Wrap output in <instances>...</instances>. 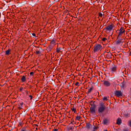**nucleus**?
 <instances>
[{
	"instance_id": "1",
	"label": "nucleus",
	"mask_w": 131,
	"mask_h": 131,
	"mask_svg": "<svg viewBox=\"0 0 131 131\" xmlns=\"http://www.w3.org/2000/svg\"><path fill=\"white\" fill-rule=\"evenodd\" d=\"M106 110V106L105 103L101 102L99 103V106L98 107L97 112L98 114H102Z\"/></svg>"
},
{
	"instance_id": "2",
	"label": "nucleus",
	"mask_w": 131,
	"mask_h": 131,
	"mask_svg": "<svg viewBox=\"0 0 131 131\" xmlns=\"http://www.w3.org/2000/svg\"><path fill=\"white\" fill-rule=\"evenodd\" d=\"M102 51V45L100 44L95 45L93 47V52L97 53V52H100Z\"/></svg>"
},
{
	"instance_id": "3",
	"label": "nucleus",
	"mask_w": 131,
	"mask_h": 131,
	"mask_svg": "<svg viewBox=\"0 0 131 131\" xmlns=\"http://www.w3.org/2000/svg\"><path fill=\"white\" fill-rule=\"evenodd\" d=\"M125 34V29L123 27H121L120 29L119 30V33L118 34V38H120V36H122V35Z\"/></svg>"
},
{
	"instance_id": "4",
	"label": "nucleus",
	"mask_w": 131,
	"mask_h": 131,
	"mask_svg": "<svg viewBox=\"0 0 131 131\" xmlns=\"http://www.w3.org/2000/svg\"><path fill=\"white\" fill-rule=\"evenodd\" d=\"M113 29V25L111 24L108 25L107 27H105L103 30V31L104 32L107 33V32L109 31L110 32Z\"/></svg>"
},
{
	"instance_id": "5",
	"label": "nucleus",
	"mask_w": 131,
	"mask_h": 131,
	"mask_svg": "<svg viewBox=\"0 0 131 131\" xmlns=\"http://www.w3.org/2000/svg\"><path fill=\"white\" fill-rule=\"evenodd\" d=\"M104 55L107 59H111L112 58V54L110 51L107 50L106 51H104Z\"/></svg>"
},
{
	"instance_id": "6",
	"label": "nucleus",
	"mask_w": 131,
	"mask_h": 131,
	"mask_svg": "<svg viewBox=\"0 0 131 131\" xmlns=\"http://www.w3.org/2000/svg\"><path fill=\"white\" fill-rule=\"evenodd\" d=\"M110 70L112 73L115 72V71L117 70V66L114 64L112 65L111 68L110 69Z\"/></svg>"
},
{
	"instance_id": "7",
	"label": "nucleus",
	"mask_w": 131,
	"mask_h": 131,
	"mask_svg": "<svg viewBox=\"0 0 131 131\" xmlns=\"http://www.w3.org/2000/svg\"><path fill=\"white\" fill-rule=\"evenodd\" d=\"M114 94L115 96H117V97H122V92H121V91H115L114 92Z\"/></svg>"
},
{
	"instance_id": "8",
	"label": "nucleus",
	"mask_w": 131,
	"mask_h": 131,
	"mask_svg": "<svg viewBox=\"0 0 131 131\" xmlns=\"http://www.w3.org/2000/svg\"><path fill=\"white\" fill-rule=\"evenodd\" d=\"M111 83L109 82V81H103V85L104 86H110Z\"/></svg>"
},
{
	"instance_id": "9",
	"label": "nucleus",
	"mask_w": 131,
	"mask_h": 131,
	"mask_svg": "<svg viewBox=\"0 0 131 131\" xmlns=\"http://www.w3.org/2000/svg\"><path fill=\"white\" fill-rule=\"evenodd\" d=\"M90 112L91 114H95V113H96V108L95 107H91Z\"/></svg>"
},
{
	"instance_id": "10",
	"label": "nucleus",
	"mask_w": 131,
	"mask_h": 131,
	"mask_svg": "<svg viewBox=\"0 0 131 131\" xmlns=\"http://www.w3.org/2000/svg\"><path fill=\"white\" fill-rule=\"evenodd\" d=\"M121 122H122V120H121V118H118L117 119L116 123H117V124H118V125H120V124H121Z\"/></svg>"
},
{
	"instance_id": "11",
	"label": "nucleus",
	"mask_w": 131,
	"mask_h": 131,
	"mask_svg": "<svg viewBox=\"0 0 131 131\" xmlns=\"http://www.w3.org/2000/svg\"><path fill=\"white\" fill-rule=\"evenodd\" d=\"M118 38H120L117 37V39L116 40V45H120V43H121V40H122V39H118Z\"/></svg>"
},
{
	"instance_id": "12",
	"label": "nucleus",
	"mask_w": 131,
	"mask_h": 131,
	"mask_svg": "<svg viewBox=\"0 0 131 131\" xmlns=\"http://www.w3.org/2000/svg\"><path fill=\"white\" fill-rule=\"evenodd\" d=\"M5 55L7 56H9V55H11V49H8V50L5 51Z\"/></svg>"
},
{
	"instance_id": "13",
	"label": "nucleus",
	"mask_w": 131,
	"mask_h": 131,
	"mask_svg": "<svg viewBox=\"0 0 131 131\" xmlns=\"http://www.w3.org/2000/svg\"><path fill=\"white\" fill-rule=\"evenodd\" d=\"M94 90V86H92L90 89H88V94H90L92 91Z\"/></svg>"
},
{
	"instance_id": "14",
	"label": "nucleus",
	"mask_w": 131,
	"mask_h": 131,
	"mask_svg": "<svg viewBox=\"0 0 131 131\" xmlns=\"http://www.w3.org/2000/svg\"><path fill=\"white\" fill-rule=\"evenodd\" d=\"M20 80H21L22 82H25V81H26V77H25V76H23Z\"/></svg>"
},
{
	"instance_id": "15",
	"label": "nucleus",
	"mask_w": 131,
	"mask_h": 131,
	"mask_svg": "<svg viewBox=\"0 0 131 131\" xmlns=\"http://www.w3.org/2000/svg\"><path fill=\"white\" fill-rule=\"evenodd\" d=\"M129 116H130V115H129V113H127V114H125L124 115V117H125V118H128V117H129Z\"/></svg>"
},
{
	"instance_id": "16",
	"label": "nucleus",
	"mask_w": 131,
	"mask_h": 131,
	"mask_svg": "<svg viewBox=\"0 0 131 131\" xmlns=\"http://www.w3.org/2000/svg\"><path fill=\"white\" fill-rule=\"evenodd\" d=\"M56 43V39H53L50 42V45H55Z\"/></svg>"
},
{
	"instance_id": "17",
	"label": "nucleus",
	"mask_w": 131,
	"mask_h": 131,
	"mask_svg": "<svg viewBox=\"0 0 131 131\" xmlns=\"http://www.w3.org/2000/svg\"><path fill=\"white\" fill-rule=\"evenodd\" d=\"M102 100H103V102H106V101H108V98L107 97V96H104L102 98Z\"/></svg>"
},
{
	"instance_id": "18",
	"label": "nucleus",
	"mask_w": 131,
	"mask_h": 131,
	"mask_svg": "<svg viewBox=\"0 0 131 131\" xmlns=\"http://www.w3.org/2000/svg\"><path fill=\"white\" fill-rule=\"evenodd\" d=\"M80 118H81V117L79 115H77L75 118V120H80Z\"/></svg>"
},
{
	"instance_id": "19",
	"label": "nucleus",
	"mask_w": 131,
	"mask_h": 131,
	"mask_svg": "<svg viewBox=\"0 0 131 131\" xmlns=\"http://www.w3.org/2000/svg\"><path fill=\"white\" fill-rule=\"evenodd\" d=\"M68 129L69 130H72V129H73V126H68Z\"/></svg>"
},
{
	"instance_id": "20",
	"label": "nucleus",
	"mask_w": 131,
	"mask_h": 131,
	"mask_svg": "<svg viewBox=\"0 0 131 131\" xmlns=\"http://www.w3.org/2000/svg\"><path fill=\"white\" fill-rule=\"evenodd\" d=\"M47 51H49V52H51V51L52 50V47H51V46L47 47Z\"/></svg>"
},
{
	"instance_id": "21",
	"label": "nucleus",
	"mask_w": 131,
	"mask_h": 131,
	"mask_svg": "<svg viewBox=\"0 0 131 131\" xmlns=\"http://www.w3.org/2000/svg\"><path fill=\"white\" fill-rule=\"evenodd\" d=\"M107 123H108V120L106 119L103 120V124H107Z\"/></svg>"
},
{
	"instance_id": "22",
	"label": "nucleus",
	"mask_w": 131,
	"mask_h": 131,
	"mask_svg": "<svg viewBox=\"0 0 131 131\" xmlns=\"http://www.w3.org/2000/svg\"><path fill=\"white\" fill-rule=\"evenodd\" d=\"M35 53L36 54V55H39V54H40V51H39V50H36Z\"/></svg>"
},
{
	"instance_id": "23",
	"label": "nucleus",
	"mask_w": 131,
	"mask_h": 131,
	"mask_svg": "<svg viewBox=\"0 0 131 131\" xmlns=\"http://www.w3.org/2000/svg\"><path fill=\"white\" fill-rule=\"evenodd\" d=\"M72 111H73V112H74V113H75V112H76V108H75L74 107H73V108H71Z\"/></svg>"
},
{
	"instance_id": "24",
	"label": "nucleus",
	"mask_w": 131,
	"mask_h": 131,
	"mask_svg": "<svg viewBox=\"0 0 131 131\" xmlns=\"http://www.w3.org/2000/svg\"><path fill=\"white\" fill-rule=\"evenodd\" d=\"M86 128H90L91 127V123H88L86 124Z\"/></svg>"
},
{
	"instance_id": "25",
	"label": "nucleus",
	"mask_w": 131,
	"mask_h": 131,
	"mask_svg": "<svg viewBox=\"0 0 131 131\" xmlns=\"http://www.w3.org/2000/svg\"><path fill=\"white\" fill-rule=\"evenodd\" d=\"M99 17L100 18H103V14L102 13H99Z\"/></svg>"
},
{
	"instance_id": "26",
	"label": "nucleus",
	"mask_w": 131,
	"mask_h": 131,
	"mask_svg": "<svg viewBox=\"0 0 131 131\" xmlns=\"http://www.w3.org/2000/svg\"><path fill=\"white\" fill-rule=\"evenodd\" d=\"M123 131H130L128 127H125Z\"/></svg>"
},
{
	"instance_id": "27",
	"label": "nucleus",
	"mask_w": 131,
	"mask_h": 131,
	"mask_svg": "<svg viewBox=\"0 0 131 131\" xmlns=\"http://www.w3.org/2000/svg\"><path fill=\"white\" fill-rule=\"evenodd\" d=\"M24 88L23 87H20L19 88V92H20V93H22V92L23 91Z\"/></svg>"
},
{
	"instance_id": "28",
	"label": "nucleus",
	"mask_w": 131,
	"mask_h": 131,
	"mask_svg": "<svg viewBox=\"0 0 131 131\" xmlns=\"http://www.w3.org/2000/svg\"><path fill=\"white\" fill-rule=\"evenodd\" d=\"M75 85H76L77 86H79V82H77L75 83Z\"/></svg>"
},
{
	"instance_id": "29",
	"label": "nucleus",
	"mask_w": 131,
	"mask_h": 131,
	"mask_svg": "<svg viewBox=\"0 0 131 131\" xmlns=\"http://www.w3.org/2000/svg\"><path fill=\"white\" fill-rule=\"evenodd\" d=\"M33 74H34V72H31L30 73V76H33Z\"/></svg>"
},
{
	"instance_id": "30",
	"label": "nucleus",
	"mask_w": 131,
	"mask_h": 131,
	"mask_svg": "<svg viewBox=\"0 0 131 131\" xmlns=\"http://www.w3.org/2000/svg\"><path fill=\"white\" fill-rule=\"evenodd\" d=\"M20 131H27V130L26 129V128L23 127Z\"/></svg>"
},
{
	"instance_id": "31",
	"label": "nucleus",
	"mask_w": 131,
	"mask_h": 131,
	"mask_svg": "<svg viewBox=\"0 0 131 131\" xmlns=\"http://www.w3.org/2000/svg\"><path fill=\"white\" fill-rule=\"evenodd\" d=\"M60 50H61V48H58V49H57L56 50V52H57V53H60Z\"/></svg>"
},
{
	"instance_id": "32",
	"label": "nucleus",
	"mask_w": 131,
	"mask_h": 131,
	"mask_svg": "<svg viewBox=\"0 0 131 131\" xmlns=\"http://www.w3.org/2000/svg\"><path fill=\"white\" fill-rule=\"evenodd\" d=\"M102 40L103 41H106V40H107V38H103L102 39Z\"/></svg>"
},
{
	"instance_id": "33",
	"label": "nucleus",
	"mask_w": 131,
	"mask_h": 131,
	"mask_svg": "<svg viewBox=\"0 0 131 131\" xmlns=\"http://www.w3.org/2000/svg\"><path fill=\"white\" fill-rule=\"evenodd\" d=\"M73 122H74V120H73V119H71V122L70 123V124H73Z\"/></svg>"
},
{
	"instance_id": "34",
	"label": "nucleus",
	"mask_w": 131,
	"mask_h": 131,
	"mask_svg": "<svg viewBox=\"0 0 131 131\" xmlns=\"http://www.w3.org/2000/svg\"><path fill=\"white\" fill-rule=\"evenodd\" d=\"M29 97L30 98V100H32V95H29Z\"/></svg>"
},
{
	"instance_id": "35",
	"label": "nucleus",
	"mask_w": 131,
	"mask_h": 131,
	"mask_svg": "<svg viewBox=\"0 0 131 131\" xmlns=\"http://www.w3.org/2000/svg\"><path fill=\"white\" fill-rule=\"evenodd\" d=\"M24 104V103L23 102H21V103H19V105H20V106H23Z\"/></svg>"
},
{
	"instance_id": "36",
	"label": "nucleus",
	"mask_w": 131,
	"mask_h": 131,
	"mask_svg": "<svg viewBox=\"0 0 131 131\" xmlns=\"http://www.w3.org/2000/svg\"><path fill=\"white\" fill-rule=\"evenodd\" d=\"M25 93H26V95L28 94V91L27 90L25 91Z\"/></svg>"
},
{
	"instance_id": "37",
	"label": "nucleus",
	"mask_w": 131,
	"mask_h": 131,
	"mask_svg": "<svg viewBox=\"0 0 131 131\" xmlns=\"http://www.w3.org/2000/svg\"><path fill=\"white\" fill-rule=\"evenodd\" d=\"M52 131H58V129H54Z\"/></svg>"
},
{
	"instance_id": "38",
	"label": "nucleus",
	"mask_w": 131,
	"mask_h": 131,
	"mask_svg": "<svg viewBox=\"0 0 131 131\" xmlns=\"http://www.w3.org/2000/svg\"><path fill=\"white\" fill-rule=\"evenodd\" d=\"M122 88H124V84L123 83H122Z\"/></svg>"
},
{
	"instance_id": "39",
	"label": "nucleus",
	"mask_w": 131,
	"mask_h": 131,
	"mask_svg": "<svg viewBox=\"0 0 131 131\" xmlns=\"http://www.w3.org/2000/svg\"><path fill=\"white\" fill-rule=\"evenodd\" d=\"M32 35H33V36H35V33H32Z\"/></svg>"
},
{
	"instance_id": "40",
	"label": "nucleus",
	"mask_w": 131,
	"mask_h": 131,
	"mask_svg": "<svg viewBox=\"0 0 131 131\" xmlns=\"http://www.w3.org/2000/svg\"><path fill=\"white\" fill-rule=\"evenodd\" d=\"M35 126H37V127H38V124H35Z\"/></svg>"
},
{
	"instance_id": "41",
	"label": "nucleus",
	"mask_w": 131,
	"mask_h": 131,
	"mask_svg": "<svg viewBox=\"0 0 131 131\" xmlns=\"http://www.w3.org/2000/svg\"><path fill=\"white\" fill-rule=\"evenodd\" d=\"M102 28H103V26H100V29H102Z\"/></svg>"
},
{
	"instance_id": "42",
	"label": "nucleus",
	"mask_w": 131,
	"mask_h": 131,
	"mask_svg": "<svg viewBox=\"0 0 131 131\" xmlns=\"http://www.w3.org/2000/svg\"><path fill=\"white\" fill-rule=\"evenodd\" d=\"M130 93L131 94V87L130 88Z\"/></svg>"
},
{
	"instance_id": "43",
	"label": "nucleus",
	"mask_w": 131,
	"mask_h": 131,
	"mask_svg": "<svg viewBox=\"0 0 131 131\" xmlns=\"http://www.w3.org/2000/svg\"><path fill=\"white\" fill-rule=\"evenodd\" d=\"M103 131H108V130H107V129H105V130H104Z\"/></svg>"
},
{
	"instance_id": "44",
	"label": "nucleus",
	"mask_w": 131,
	"mask_h": 131,
	"mask_svg": "<svg viewBox=\"0 0 131 131\" xmlns=\"http://www.w3.org/2000/svg\"><path fill=\"white\" fill-rule=\"evenodd\" d=\"M95 129H97V127H95Z\"/></svg>"
},
{
	"instance_id": "45",
	"label": "nucleus",
	"mask_w": 131,
	"mask_h": 131,
	"mask_svg": "<svg viewBox=\"0 0 131 131\" xmlns=\"http://www.w3.org/2000/svg\"><path fill=\"white\" fill-rule=\"evenodd\" d=\"M130 55H131V51H130Z\"/></svg>"
},
{
	"instance_id": "46",
	"label": "nucleus",
	"mask_w": 131,
	"mask_h": 131,
	"mask_svg": "<svg viewBox=\"0 0 131 131\" xmlns=\"http://www.w3.org/2000/svg\"><path fill=\"white\" fill-rule=\"evenodd\" d=\"M93 131H96V130H93Z\"/></svg>"
},
{
	"instance_id": "47",
	"label": "nucleus",
	"mask_w": 131,
	"mask_h": 131,
	"mask_svg": "<svg viewBox=\"0 0 131 131\" xmlns=\"http://www.w3.org/2000/svg\"><path fill=\"white\" fill-rule=\"evenodd\" d=\"M36 129H37V128H36Z\"/></svg>"
}]
</instances>
